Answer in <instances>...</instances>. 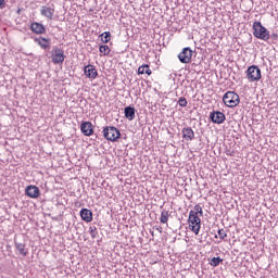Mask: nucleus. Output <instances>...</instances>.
Masks as SVG:
<instances>
[{
	"label": "nucleus",
	"instance_id": "12",
	"mask_svg": "<svg viewBox=\"0 0 278 278\" xmlns=\"http://www.w3.org/2000/svg\"><path fill=\"white\" fill-rule=\"evenodd\" d=\"M80 130L84 134V136H92V134H94L92 123L90 122H83L80 125Z\"/></svg>",
	"mask_w": 278,
	"mask_h": 278
},
{
	"label": "nucleus",
	"instance_id": "7",
	"mask_svg": "<svg viewBox=\"0 0 278 278\" xmlns=\"http://www.w3.org/2000/svg\"><path fill=\"white\" fill-rule=\"evenodd\" d=\"M192 49L190 47L184 48L178 54V60L181 64H190L192 62Z\"/></svg>",
	"mask_w": 278,
	"mask_h": 278
},
{
	"label": "nucleus",
	"instance_id": "25",
	"mask_svg": "<svg viewBox=\"0 0 278 278\" xmlns=\"http://www.w3.org/2000/svg\"><path fill=\"white\" fill-rule=\"evenodd\" d=\"M89 233H90L91 238H97V236H99V231H97V227H94V226H91L89 228Z\"/></svg>",
	"mask_w": 278,
	"mask_h": 278
},
{
	"label": "nucleus",
	"instance_id": "19",
	"mask_svg": "<svg viewBox=\"0 0 278 278\" xmlns=\"http://www.w3.org/2000/svg\"><path fill=\"white\" fill-rule=\"evenodd\" d=\"M15 248L18 251L20 255H23V257H27V250H25L24 243H18L15 241Z\"/></svg>",
	"mask_w": 278,
	"mask_h": 278
},
{
	"label": "nucleus",
	"instance_id": "1",
	"mask_svg": "<svg viewBox=\"0 0 278 278\" xmlns=\"http://www.w3.org/2000/svg\"><path fill=\"white\" fill-rule=\"evenodd\" d=\"M252 27H253V36L255 38H258V40L266 41L270 39V31L262 25V22H254Z\"/></svg>",
	"mask_w": 278,
	"mask_h": 278
},
{
	"label": "nucleus",
	"instance_id": "14",
	"mask_svg": "<svg viewBox=\"0 0 278 278\" xmlns=\"http://www.w3.org/2000/svg\"><path fill=\"white\" fill-rule=\"evenodd\" d=\"M30 30L34 34H38V35H42V34H45V31H47V29L45 28V25H42V24H40L38 22L31 23Z\"/></svg>",
	"mask_w": 278,
	"mask_h": 278
},
{
	"label": "nucleus",
	"instance_id": "3",
	"mask_svg": "<svg viewBox=\"0 0 278 278\" xmlns=\"http://www.w3.org/2000/svg\"><path fill=\"white\" fill-rule=\"evenodd\" d=\"M223 101L227 108H236L240 104V96L235 91H228L224 94Z\"/></svg>",
	"mask_w": 278,
	"mask_h": 278
},
{
	"label": "nucleus",
	"instance_id": "4",
	"mask_svg": "<svg viewBox=\"0 0 278 278\" xmlns=\"http://www.w3.org/2000/svg\"><path fill=\"white\" fill-rule=\"evenodd\" d=\"M189 228L199 236V231H201V218L199 215H194V211L189 212Z\"/></svg>",
	"mask_w": 278,
	"mask_h": 278
},
{
	"label": "nucleus",
	"instance_id": "5",
	"mask_svg": "<svg viewBox=\"0 0 278 278\" xmlns=\"http://www.w3.org/2000/svg\"><path fill=\"white\" fill-rule=\"evenodd\" d=\"M51 58L53 64H64L66 55H64V50L60 49L58 46H54L51 51Z\"/></svg>",
	"mask_w": 278,
	"mask_h": 278
},
{
	"label": "nucleus",
	"instance_id": "17",
	"mask_svg": "<svg viewBox=\"0 0 278 278\" xmlns=\"http://www.w3.org/2000/svg\"><path fill=\"white\" fill-rule=\"evenodd\" d=\"M182 138L187 141L194 140V130H192L190 127L184 128Z\"/></svg>",
	"mask_w": 278,
	"mask_h": 278
},
{
	"label": "nucleus",
	"instance_id": "18",
	"mask_svg": "<svg viewBox=\"0 0 278 278\" xmlns=\"http://www.w3.org/2000/svg\"><path fill=\"white\" fill-rule=\"evenodd\" d=\"M152 73L151 67L147 64L138 67V75H151Z\"/></svg>",
	"mask_w": 278,
	"mask_h": 278
},
{
	"label": "nucleus",
	"instance_id": "2",
	"mask_svg": "<svg viewBox=\"0 0 278 278\" xmlns=\"http://www.w3.org/2000/svg\"><path fill=\"white\" fill-rule=\"evenodd\" d=\"M102 134L110 142H118V138H121V130L114 126L104 127Z\"/></svg>",
	"mask_w": 278,
	"mask_h": 278
},
{
	"label": "nucleus",
	"instance_id": "11",
	"mask_svg": "<svg viewBox=\"0 0 278 278\" xmlns=\"http://www.w3.org/2000/svg\"><path fill=\"white\" fill-rule=\"evenodd\" d=\"M84 74L89 79H97V77L99 76V73L97 72V68L93 65L85 66Z\"/></svg>",
	"mask_w": 278,
	"mask_h": 278
},
{
	"label": "nucleus",
	"instance_id": "9",
	"mask_svg": "<svg viewBox=\"0 0 278 278\" xmlns=\"http://www.w3.org/2000/svg\"><path fill=\"white\" fill-rule=\"evenodd\" d=\"M41 16H46L49 21H53V15L55 14V8L43 5L40 9Z\"/></svg>",
	"mask_w": 278,
	"mask_h": 278
},
{
	"label": "nucleus",
	"instance_id": "20",
	"mask_svg": "<svg viewBox=\"0 0 278 278\" xmlns=\"http://www.w3.org/2000/svg\"><path fill=\"white\" fill-rule=\"evenodd\" d=\"M169 216H170V214L168 213V211L163 210L161 213L160 223H162L163 225H166V223H168Z\"/></svg>",
	"mask_w": 278,
	"mask_h": 278
},
{
	"label": "nucleus",
	"instance_id": "28",
	"mask_svg": "<svg viewBox=\"0 0 278 278\" xmlns=\"http://www.w3.org/2000/svg\"><path fill=\"white\" fill-rule=\"evenodd\" d=\"M3 3H5V0H0V8L3 5Z\"/></svg>",
	"mask_w": 278,
	"mask_h": 278
},
{
	"label": "nucleus",
	"instance_id": "26",
	"mask_svg": "<svg viewBox=\"0 0 278 278\" xmlns=\"http://www.w3.org/2000/svg\"><path fill=\"white\" fill-rule=\"evenodd\" d=\"M219 240H225V238H227V231L225 229H218L217 231Z\"/></svg>",
	"mask_w": 278,
	"mask_h": 278
},
{
	"label": "nucleus",
	"instance_id": "21",
	"mask_svg": "<svg viewBox=\"0 0 278 278\" xmlns=\"http://www.w3.org/2000/svg\"><path fill=\"white\" fill-rule=\"evenodd\" d=\"M101 41L104 42V45H108L110 42V39L112 38V34L110 31H104L100 35Z\"/></svg>",
	"mask_w": 278,
	"mask_h": 278
},
{
	"label": "nucleus",
	"instance_id": "8",
	"mask_svg": "<svg viewBox=\"0 0 278 278\" xmlns=\"http://www.w3.org/2000/svg\"><path fill=\"white\" fill-rule=\"evenodd\" d=\"M210 118L212 123H215V125H223V123H225L226 116L225 113L220 111H214L210 114Z\"/></svg>",
	"mask_w": 278,
	"mask_h": 278
},
{
	"label": "nucleus",
	"instance_id": "29",
	"mask_svg": "<svg viewBox=\"0 0 278 278\" xmlns=\"http://www.w3.org/2000/svg\"><path fill=\"white\" fill-rule=\"evenodd\" d=\"M271 36L273 38H278L277 34H273Z\"/></svg>",
	"mask_w": 278,
	"mask_h": 278
},
{
	"label": "nucleus",
	"instance_id": "22",
	"mask_svg": "<svg viewBox=\"0 0 278 278\" xmlns=\"http://www.w3.org/2000/svg\"><path fill=\"white\" fill-rule=\"evenodd\" d=\"M192 212H193L194 216H199V214H200V216H203V208L199 204L194 205Z\"/></svg>",
	"mask_w": 278,
	"mask_h": 278
},
{
	"label": "nucleus",
	"instance_id": "23",
	"mask_svg": "<svg viewBox=\"0 0 278 278\" xmlns=\"http://www.w3.org/2000/svg\"><path fill=\"white\" fill-rule=\"evenodd\" d=\"M99 51H100V53H103V55H109L110 47L108 45L100 46Z\"/></svg>",
	"mask_w": 278,
	"mask_h": 278
},
{
	"label": "nucleus",
	"instance_id": "27",
	"mask_svg": "<svg viewBox=\"0 0 278 278\" xmlns=\"http://www.w3.org/2000/svg\"><path fill=\"white\" fill-rule=\"evenodd\" d=\"M178 104L180 105V108H188V100H186V98L181 97L178 100Z\"/></svg>",
	"mask_w": 278,
	"mask_h": 278
},
{
	"label": "nucleus",
	"instance_id": "13",
	"mask_svg": "<svg viewBox=\"0 0 278 278\" xmlns=\"http://www.w3.org/2000/svg\"><path fill=\"white\" fill-rule=\"evenodd\" d=\"M35 42H37V45L39 47H41V49H43L45 51H47V49H51V40L50 39L39 37V38H35Z\"/></svg>",
	"mask_w": 278,
	"mask_h": 278
},
{
	"label": "nucleus",
	"instance_id": "6",
	"mask_svg": "<svg viewBox=\"0 0 278 278\" xmlns=\"http://www.w3.org/2000/svg\"><path fill=\"white\" fill-rule=\"evenodd\" d=\"M249 81H260L262 79V70L258 66L252 65L247 70Z\"/></svg>",
	"mask_w": 278,
	"mask_h": 278
},
{
	"label": "nucleus",
	"instance_id": "10",
	"mask_svg": "<svg viewBox=\"0 0 278 278\" xmlns=\"http://www.w3.org/2000/svg\"><path fill=\"white\" fill-rule=\"evenodd\" d=\"M25 194L26 197H29V199H38V197H40V189L36 186H27Z\"/></svg>",
	"mask_w": 278,
	"mask_h": 278
},
{
	"label": "nucleus",
	"instance_id": "15",
	"mask_svg": "<svg viewBox=\"0 0 278 278\" xmlns=\"http://www.w3.org/2000/svg\"><path fill=\"white\" fill-rule=\"evenodd\" d=\"M124 114H125V118H127V121H134V118H136V108L126 106L124 109Z\"/></svg>",
	"mask_w": 278,
	"mask_h": 278
},
{
	"label": "nucleus",
	"instance_id": "16",
	"mask_svg": "<svg viewBox=\"0 0 278 278\" xmlns=\"http://www.w3.org/2000/svg\"><path fill=\"white\" fill-rule=\"evenodd\" d=\"M80 217L85 223H92V211L88 208H81L80 210Z\"/></svg>",
	"mask_w": 278,
	"mask_h": 278
},
{
	"label": "nucleus",
	"instance_id": "24",
	"mask_svg": "<svg viewBox=\"0 0 278 278\" xmlns=\"http://www.w3.org/2000/svg\"><path fill=\"white\" fill-rule=\"evenodd\" d=\"M220 262H223V258H220L219 256L217 257H213L211 260V266H213L214 268H216V266H218L220 264Z\"/></svg>",
	"mask_w": 278,
	"mask_h": 278
}]
</instances>
